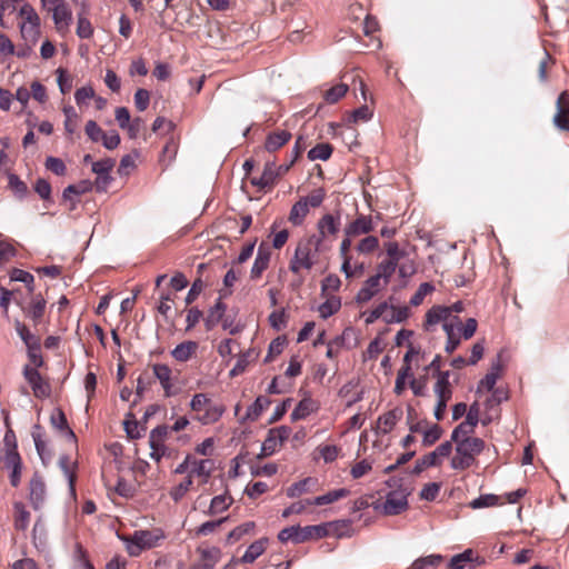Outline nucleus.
<instances>
[{
  "instance_id": "f257e3e1",
  "label": "nucleus",
  "mask_w": 569,
  "mask_h": 569,
  "mask_svg": "<svg viewBox=\"0 0 569 569\" xmlns=\"http://www.w3.org/2000/svg\"><path fill=\"white\" fill-rule=\"evenodd\" d=\"M438 323H442V329L448 335L449 328L455 336H460L468 340L473 337L477 331L478 322L475 318H469L465 323L461 322L457 315H451L450 310L443 309L442 306H433L426 313L423 328L430 331Z\"/></svg>"
},
{
  "instance_id": "f03ea898",
  "label": "nucleus",
  "mask_w": 569,
  "mask_h": 569,
  "mask_svg": "<svg viewBox=\"0 0 569 569\" xmlns=\"http://www.w3.org/2000/svg\"><path fill=\"white\" fill-rule=\"evenodd\" d=\"M455 455L450 460V467L453 470L462 471L477 463V456H479L486 443L482 439H462L455 442Z\"/></svg>"
},
{
  "instance_id": "7ed1b4c3",
  "label": "nucleus",
  "mask_w": 569,
  "mask_h": 569,
  "mask_svg": "<svg viewBox=\"0 0 569 569\" xmlns=\"http://www.w3.org/2000/svg\"><path fill=\"white\" fill-rule=\"evenodd\" d=\"M320 246L319 240L316 239V234L300 240L290 260V271L297 274L301 270H310L317 261Z\"/></svg>"
},
{
  "instance_id": "20e7f679",
  "label": "nucleus",
  "mask_w": 569,
  "mask_h": 569,
  "mask_svg": "<svg viewBox=\"0 0 569 569\" xmlns=\"http://www.w3.org/2000/svg\"><path fill=\"white\" fill-rule=\"evenodd\" d=\"M408 491L406 488L398 487L386 493L385 498L376 499L371 502L372 509L385 516H396L408 508Z\"/></svg>"
},
{
  "instance_id": "39448f33",
  "label": "nucleus",
  "mask_w": 569,
  "mask_h": 569,
  "mask_svg": "<svg viewBox=\"0 0 569 569\" xmlns=\"http://www.w3.org/2000/svg\"><path fill=\"white\" fill-rule=\"evenodd\" d=\"M328 535L327 527L325 525L306 526L301 527H287L282 529L278 539L281 542L292 541L295 543H301L311 539H320Z\"/></svg>"
},
{
  "instance_id": "423d86ee",
  "label": "nucleus",
  "mask_w": 569,
  "mask_h": 569,
  "mask_svg": "<svg viewBox=\"0 0 569 569\" xmlns=\"http://www.w3.org/2000/svg\"><path fill=\"white\" fill-rule=\"evenodd\" d=\"M20 32L27 43L36 44L40 37V18L32 6L26 3L19 10Z\"/></svg>"
},
{
  "instance_id": "0eeeda50",
  "label": "nucleus",
  "mask_w": 569,
  "mask_h": 569,
  "mask_svg": "<svg viewBox=\"0 0 569 569\" xmlns=\"http://www.w3.org/2000/svg\"><path fill=\"white\" fill-rule=\"evenodd\" d=\"M159 539L160 537L152 531H136L132 538L128 541L127 550L130 556L137 557L142 550L157 546Z\"/></svg>"
},
{
  "instance_id": "6e6552de",
  "label": "nucleus",
  "mask_w": 569,
  "mask_h": 569,
  "mask_svg": "<svg viewBox=\"0 0 569 569\" xmlns=\"http://www.w3.org/2000/svg\"><path fill=\"white\" fill-rule=\"evenodd\" d=\"M23 376L28 383L30 385L34 397L37 398H47L50 395V386L49 383L41 377L39 371L36 368L30 366H26L23 369Z\"/></svg>"
},
{
  "instance_id": "1a4fd4ad",
  "label": "nucleus",
  "mask_w": 569,
  "mask_h": 569,
  "mask_svg": "<svg viewBox=\"0 0 569 569\" xmlns=\"http://www.w3.org/2000/svg\"><path fill=\"white\" fill-rule=\"evenodd\" d=\"M152 371L159 380L166 397H172L178 393L172 378V370L167 365L156 363L152 366Z\"/></svg>"
},
{
  "instance_id": "9d476101",
  "label": "nucleus",
  "mask_w": 569,
  "mask_h": 569,
  "mask_svg": "<svg viewBox=\"0 0 569 569\" xmlns=\"http://www.w3.org/2000/svg\"><path fill=\"white\" fill-rule=\"evenodd\" d=\"M317 229L319 234L316 236V239L321 244L329 236H335L339 231L340 217H335L331 213L322 216L317 223Z\"/></svg>"
},
{
  "instance_id": "9b49d317",
  "label": "nucleus",
  "mask_w": 569,
  "mask_h": 569,
  "mask_svg": "<svg viewBox=\"0 0 569 569\" xmlns=\"http://www.w3.org/2000/svg\"><path fill=\"white\" fill-rule=\"evenodd\" d=\"M373 229L375 224L372 217L359 214L353 221L346 226L345 234L348 237H358L361 234H368Z\"/></svg>"
},
{
  "instance_id": "f8f14e48",
  "label": "nucleus",
  "mask_w": 569,
  "mask_h": 569,
  "mask_svg": "<svg viewBox=\"0 0 569 569\" xmlns=\"http://www.w3.org/2000/svg\"><path fill=\"white\" fill-rule=\"evenodd\" d=\"M402 409L401 408H393L389 410L388 412L381 415L377 420V433L387 435L389 433L396 425L401 420L402 418Z\"/></svg>"
},
{
  "instance_id": "ddd939ff",
  "label": "nucleus",
  "mask_w": 569,
  "mask_h": 569,
  "mask_svg": "<svg viewBox=\"0 0 569 569\" xmlns=\"http://www.w3.org/2000/svg\"><path fill=\"white\" fill-rule=\"evenodd\" d=\"M452 451L451 441H445L433 451L422 457V466L437 467L440 466L445 458H448Z\"/></svg>"
},
{
  "instance_id": "4468645a",
  "label": "nucleus",
  "mask_w": 569,
  "mask_h": 569,
  "mask_svg": "<svg viewBox=\"0 0 569 569\" xmlns=\"http://www.w3.org/2000/svg\"><path fill=\"white\" fill-rule=\"evenodd\" d=\"M281 170L282 167H278L274 162H267L261 176L252 179L251 183L261 189L271 187L276 182Z\"/></svg>"
},
{
  "instance_id": "2eb2a0df",
  "label": "nucleus",
  "mask_w": 569,
  "mask_h": 569,
  "mask_svg": "<svg viewBox=\"0 0 569 569\" xmlns=\"http://www.w3.org/2000/svg\"><path fill=\"white\" fill-rule=\"evenodd\" d=\"M383 287H386L379 277L371 276L368 278L363 287L358 291L356 300L358 303H366L370 301Z\"/></svg>"
},
{
  "instance_id": "dca6fc26",
  "label": "nucleus",
  "mask_w": 569,
  "mask_h": 569,
  "mask_svg": "<svg viewBox=\"0 0 569 569\" xmlns=\"http://www.w3.org/2000/svg\"><path fill=\"white\" fill-rule=\"evenodd\" d=\"M450 372H439L437 376V381L433 386V392L437 397L438 401L447 402L452 397V388L449 381Z\"/></svg>"
},
{
  "instance_id": "f3484780",
  "label": "nucleus",
  "mask_w": 569,
  "mask_h": 569,
  "mask_svg": "<svg viewBox=\"0 0 569 569\" xmlns=\"http://www.w3.org/2000/svg\"><path fill=\"white\" fill-rule=\"evenodd\" d=\"M52 19L58 31H66L69 29L72 21V12L69 6L63 1L56 8H51Z\"/></svg>"
},
{
  "instance_id": "a211bd4d",
  "label": "nucleus",
  "mask_w": 569,
  "mask_h": 569,
  "mask_svg": "<svg viewBox=\"0 0 569 569\" xmlns=\"http://www.w3.org/2000/svg\"><path fill=\"white\" fill-rule=\"evenodd\" d=\"M212 470H213L212 460H209V459L198 460V459L193 458L192 467H191L188 476H191V478L193 476H196L200 479V482L202 485H206L211 477Z\"/></svg>"
},
{
  "instance_id": "6ab92c4d",
  "label": "nucleus",
  "mask_w": 569,
  "mask_h": 569,
  "mask_svg": "<svg viewBox=\"0 0 569 569\" xmlns=\"http://www.w3.org/2000/svg\"><path fill=\"white\" fill-rule=\"evenodd\" d=\"M270 257V248L263 243L260 244L257 251V257L254 259L253 266L251 268V278L257 279L262 274V272L269 266Z\"/></svg>"
},
{
  "instance_id": "aec40b11",
  "label": "nucleus",
  "mask_w": 569,
  "mask_h": 569,
  "mask_svg": "<svg viewBox=\"0 0 569 569\" xmlns=\"http://www.w3.org/2000/svg\"><path fill=\"white\" fill-rule=\"evenodd\" d=\"M46 498V485L40 476L34 475L30 480V501L34 509H39Z\"/></svg>"
},
{
  "instance_id": "412c9836",
  "label": "nucleus",
  "mask_w": 569,
  "mask_h": 569,
  "mask_svg": "<svg viewBox=\"0 0 569 569\" xmlns=\"http://www.w3.org/2000/svg\"><path fill=\"white\" fill-rule=\"evenodd\" d=\"M318 409L319 405L317 401L312 400L311 398H303L293 409L290 418L292 421L302 420L311 413L316 412Z\"/></svg>"
},
{
  "instance_id": "4be33fe9",
  "label": "nucleus",
  "mask_w": 569,
  "mask_h": 569,
  "mask_svg": "<svg viewBox=\"0 0 569 569\" xmlns=\"http://www.w3.org/2000/svg\"><path fill=\"white\" fill-rule=\"evenodd\" d=\"M502 370V366L500 362V356H498L497 361L492 362L489 372L480 380L478 386V392L482 389L488 391L492 390L496 386V382L500 376Z\"/></svg>"
},
{
  "instance_id": "5701e85b",
  "label": "nucleus",
  "mask_w": 569,
  "mask_h": 569,
  "mask_svg": "<svg viewBox=\"0 0 569 569\" xmlns=\"http://www.w3.org/2000/svg\"><path fill=\"white\" fill-rule=\"evenodd\" d=\"M268 543L267 538H261L253 541L244 551L243 556L239 559L243 563L254 562L266 550Z\"/></svg>"
},
{
  "instance_id": "b1692460",
  "label": "nucleus",
  "mask_w": 569,
  "mask_h": 569,
  "mask_svg": "<svg viewBox=\"0 0 569 569\" xmlns=\"http://www.w3.org/2000/svg\"><path fill=\"white\" fill-rule=\"evenodd\" d=\"M62 112L64 114V122H63L64 130H66L67 134L70 138H72V136L78 132L80 117L77 113L76 109L70 104L64 106L62 108Z\"/></svg>"
},
{
  "instance_id": "393cba45",
  "label": "nucleus",
  "mask_w": 569,
  "mask_h": 569,
  "mask_svg": "<svg viewBox=\"0 0 569 569\" xmlns=\"http://www.w3.org/2000/svg\"><path fill=\"white\" fill-rule=\"evenodd\" d=\"M291 139V133L286 130H280L270 133L266 139V150L273 152L284 146Z\"/></svg>"
},
{
  "instance_id": "a878e982",
  "label": "nucleus",
  "mask_w": 569,
  "mask_h": 569,
  "mask_svg": "<svg viewBox=\"0 0 569 569\" xmlns=\"http://www.w3.org/2000/svg\"><path fill=\"white\" fill-rule=\"evenodd\" d=\"M349 495V490L345 488L336 489L332 491H329L325 495L318 496L312 500H307L308 505H316V506H323V505H330L332 502L338 501L339 499H342Z\"/></svg>"
},
{
  "instance_id": "bb28decb",
  "label": "nucleus",
  "mask_w": 569,
  "mask_h": 569,
  "mask_svg": "<svg viewBox=\"0 0 569 569\" xmlns=\"http://www.w3.org/2000/svg\"><path fill=\"white\" fill-rule=\"evenodd\" d=\"M198 348V343L194 341H184L176 346V348L171 351V356L180 362L188 361L192 355L196 352Z\"/></svg>"
},
{
  "instance_id": "cd10ccee",
  "label": "nucleus",
  "mask_w": 569,
  "mask_h": 569,
  "mask_svg": "<svg viewBox=\"0 0 569 569\" xmlns=\"http://www.w3.org/2000/svg\"><path fill=\"white\" fill-rule=\"evenodd\" d=\"M271 401L267 397L259 396L254 402L247 409L243 420L256 421L261 413L270 406Z\"/></svg>"
},
{
  "instance_id": "c85d7f7f",
  "label": "nucleus",
  "mask_w": 569,
  "mask_h": 569,
  "mask_svg": "<svg viewBox=\"0 0 569 569\" xmlns=\"http://www.w3.org/2000/svg\"><path fill=\"white\" fill-rule=\"evenodd\" d=\"M224 409L220 406L213 405L210 402V405L202 411V413L197 415V420H199L202 425H210L218 421Z\"/></svg>"
},
{
  "instance_id": "c756f323",
  "label": "nucleus",
  "mask_w": 569,
  "mask_h": 569,
  "mask_svg": "<svg viewBox=\"0 0 569 569\" xmlns=\"http://www.w3.org/2000/svg\"><path fill=\"white\" fill-rule=\"evenodd\" d=\"M443 559V556L436 553L420 557L411 563L410 569H437Z\"/></svg>"
},
{
  "instance_id": "7c9ffc66",
  "label": "nucleus",
  "mask_w": 569,
  "mask_h": 569,
  "mask_svg": "<svg viewBox=\"0 0 569 569\" xmlns=\"http://www.w3.org/2000/svg\"><path fill=\"white\" fill-rule=\"evenodd\" d=\"M226 311V305L218 299L216 305L210 308L206 318V327L208 330L214 328L221 320Z\"/></svg>"
},
{
  "instance_id": "2f4dec72",
  "label": "nucleus",
  "mask_w": 569,
  "mask_h": 569,
  "mask_svg": "<svg viewBox=\"0 0 569 569\" xmlns=\"http://www.w3.org/2000/svg\"><path fill=\"white\" fill-rule=\"evenodd\" d=\"M308 213H309V209L306 206V201L300 199L292 206L289 217H288V220L293 226H301Z\"/></svg>"
},
{
  "instance_id": "473e14b6",
  "label": "nucleus",
  "mask_w": 569,
  "mask_h": 569,
  "mask_svg": "<svg viewBox=\"0 0 569 569\" xmlns=\"http://www.w3.org/2000/svg\"><path fill=\"white\" fill-rule=\"evenodd\" d=\"M14 527L17 530L24 531L29 527L30 512L22 502L14 503Z\"/></svg>"
},
{
  "instance_id": "72a5a7b5",
  "label": "nucleus",
  "mask_w": 569,
  "mask_h": 569,
  "mask_svg": "<svg viewBox=\"0 0 569 569\" xmlns=\"http://www.w3.org/2000/svg\"><path fill=\"white\" fill-rule=\"evenodd\" d=\"M6 443L8 446L6 456H4V463L8 468H21V458L17 451V446L13 442L12 446H10V435L7 433L4 437Z\"/></svg>"
},
{
  "instance_id": "f704fd0d",
  "label": "nucleus",
  "mask_w": 569,
  "mask_h": 569,
  "mask_svg": "<svg viewBox=\"0 0 569 569\" xmlns=\"http://www.w3.org/2000/svg\"><path fill=\"white\" fill-rule=\"evenodd\" d=\"M232 503V498L226 495H219L211 499L208 515L214 516L226 511Z\"/></svg>"
},
{
  "instance_id": "c9c22d12",
  "label": "nucleus",
  "mask_w": 569,
  "mask_h": 569,
  "mask_svg": "<svg viewBox=\"0 0 569 569\" xmlns=\"http://www.w3.org/2000/svg\"><path fill=\"white\" fill-rule=\"evenodd\" d=\"M409 316L408 307H393L388 305V311L385 316L386 323H400Z\"/></svg>"
},
{
  "instance_id": "e433bc0d",
  "label": "nucleus",
  "mask_w": 569,
  "mask_h": 569,
  "mask_svg": "<svg viewBox=\"0 0 569 569\" xmlns=\"http://www.w3.org/2000/svg\"><path fill=\"white\" fill-rule=\"evenodd\" d=\"M51 423L52 426L64 432L66 436H68L71 440H74L76 439V435L74 432L69 428L68 426V422H67V418L64 416V413L61 411V410H56L52 416H51Z\"/></svg>"
},
{
  "instance_id": "4c0bfd02",
  "label": "nucleus",
  "mask_w": 569,
  "mask_h": 569,
  "mask_svg": "<svg viewBox=\"0 0 569 569\" xmlns=\"http://www.w3.org/2000/svg\"><path fill=\"white\" fill-rule=\"evenodd\" d=\"M397 263L395 261H382L377 269V273L373 277H379V281H381L385 286H387L390 281V278L395 273L397 269Z\"/></svg>"
},
{
  "instance_id": "58836bf2",
  "label": "nucleus",
  "mask_w": 569,
  "mask_h": 569,
  "mask_svg": "<svg viewBox=\"0 0 569 569\" xmlns=\"http://www.w3.org/2000/svg\"><path fill=\"white\" fill-rule=\"evenodd\" d=\"M475 432V428L470 426V423H466L462 421L459 423L451 433V443L459 442L462 439H479L478 437H472Z\"/></svg>"
},
{
  "instance_id": "ea45409f",
  "label": "nucleus",
  "mask_w": 569,
  "mask_h": 569,
  "mask_svg": "<svg viewBox=\"0 0 569 569\" xmlns=\"http://www.w3.org/2000/svg\"><path fill=\"white\" fill-rule=\"evenodd\" d=\"M200 553L203 561V569H212L221 557V551L217 547L202 549Z\"/></svg>"
},
{
  "instance_id": "a19ab883",
  "label": "nucleus",
  "mask_w": 569,
  "mask_h": 569,
  "mask_svg": "<svg viewBox=\"0 0 569 569\" xmlns=\"http://www.w3.org/2000/svg\"><path fill=\"white\" fill-rule=\"evenodd\" d=\"M315 482L316 480L313 478H306L295 482L287 489V496L289 498H298L301 495L308 492L310 485H313Z\"/></svg>"
},
{
  "instance_id": "79ce46f5",
  "label": "nucleus",
  "mask_w": 569,
  "mask_h": 569,
  "mask_svg": "<svg viewBox=\"0 0 569 569\" xmlns=\"http://www.w3.org/2000/svg\"><path fill=\"white\" fill-rule=\"evenodd\" d=\"M348 89L346 83H338L325 91L323 99L327 103H336L348 92Z\"/></svg>"
},
{
  "instance_id": "37998d69",
  "label": "nucleus",
  "mask_w": 569,
  "mask_h": 569,
  "mask_svg": "<svg viewBox=\"0 0 569 569\" xmlns=\"http://www.w3.org/2000/svg\"><path fill=\"white\" fill-rule=\"evenodd\" d=\"M16 330L24 342L27 349L40 345V339L32 335L30 330L20 321H16Z\"/></svg>"
},
{
  "instance_id": "c03bdc74",
  "label": "nucleus",
  "mask_w": 569,
  "mask_h": 569,
  "mask_svg": "<svg viewBox=\"0 0 569 569\" xmlns=\"http://www.w3.org/2000/svg\"><path fill=\"white\" fill-rule=\"evenodd\" d=\"M341 307L340 299L338 298H329L323 303H321L318 308L319 315L322 319H327L338 312Z\"/></svg>"
},
{
  "instance_id": "a18cd8bd",
  "label": "nucleus",
  "mask_w": 569,
  "mask_h": 569,
  "mask_svg": "<svg viewBox=\"0 0 569 569\" xmlns=\"http://www.w3.org/2000/svg\"><path fill=\"white\" fill-rule=\"evenodd\" d=\"M332 153V147L329 143H319L315 146L308 152V158L310 160H322L326 161L330 158Z\"/></svg>"
},
{
  "instance_id": "49530a36",
  "label": "nucleus",
  "mask_w": 569,
  "mask_h": 569,
  "mask_svg": "<svg viewBox=\"0 0 569 569\" xmlns=\"http://www.w3.org/2000/svg\"><path fill=\"white\" fill-rule=\"evenodd\" d=\"M10 279L12 281H19V282H22L27 286L29 292H33L34 290V287H33V282H34V278L33 276L30 273V272H27L22 269H12L11 272H10Z\"/></svg>"
},
{
  "instance_id": "de8ad7c7",
  "label": "nucleus",
  "mask_w": 569,
  "mask_h": 569,
  "mask_svg": "<svg viewBox=\"0 0 569 569\" xmlns=\"http://www.w3.org/2000/svg\"><path fill=\"white\" fill-rule=\"evenodd\" d=\"M256 525L252 521L244 522L233 530H231L227 537L229 543H233L240 540L244 535L250 533L254 529Z\"/></svg>"
},
{
  "instance_id": "09e8293b",
  "label": "nucleus",
  "mask_w": 569,
  "mask_h": 569,
  "mask_svg": "<svg viewBox=\"0 0 569 569\" xmlns=\"http://www.w3.org/2000/svg\"><path fill=\"white\" fill-rule=\"evenodd\" d=\"M379 247V240L375 236H367L360 240L357 244L356 250L361 254H369L377 250Z\"/></svg>"
},
{
  "instance_id": "8fccbe9b",
  "label": "nucleus",
  "mask_w": 569,
  "mask_h": 569,
  "mask_svg": "<svg viewBox=\"0 0 569 569\" xmlns=\"http://www.w3.org/2000/svg\"><path fill=\"white\" fill-rule=\"evenodd\" d=\"M93 34L91 22L82 14H78L77 36L81 39H89Z\"/></svg>"
},
{
  "instance_id": "3c124183",
  "label": "nucleus",
  "mask_w": 569,
  "mask_h": 569,
  "mask_svg": "<svg viewBox=\"0 0 569 569\" xmlns=\"http://www.w3.org/2000/svg\"><path fill=\"white\" fill-rule=\"evenodd\" d=\"M191 476H188L183 481H181L178 486L173 487L170 490V497L176 501H180L184 495L190 490L192 486Z\"/></svg>"
},
{
  "instance_id": "603ef678",
  "label": "nucleus",
  "mask_w": 569,
  "mask_h": 569,
  "mask_svg": "<svg viewBox=\"0 0 569 569\" xmlns=\"http://www.w3.org/2000/svg\"><path fill=\"white\" fill-rule=\"evenodd\" d=\"M435 290V287L429 282H423L419 286L415 295L410 299L411 306H419L422 303L423 299L427 295L431 293Z\"/></svg>"
},
{
  "instance_id": "864d4df0",
  "label": "nucleus",
  "mask_w": 569,
  "mask_h": 569,
  "mask_svg": "<svg viewBox=\"0 0 569 569\" xmlns=\"http://www.w3.org/2000/svg\"><path fill=\"white\" fill-rule=\"evenodd\" d=\"M499 502V497L495 495H482L470 502L472 509H480L486 507L496 506Z\"/></svg>"
},
{
  "instance_id": "5fc2aeb1",
  "label": "nucleus",
  "mask_w": 569,
  "mask_h": 569,
  "mask_svg": "<svg viewBox=\"0 0 569 569\" xmlns=\"http://www.w3.org/2000/svg\"><path fill=\"white\" fill-rule=\"evenodd\" d=\"M282 443L278 441L274 437L270 436L268 431V436L262 442L261 452L259 457H268L271 456Z\"/></svg>"
},
{
  "instance_id": "6e6d98bb",
  "label": "nucleus",
  "mask_w": 569,
  "mask_h": 569,
  "mask_svg": "<svg viewBox=\"0 0 569 569\" xmlns=\"http://www.w3.org/2000/svg\"><path fill=\"white\" fill-rule=\"evenodd\" d=\"M441 435H442L441 427H439L438 425L431 426L430 428H428L427 430L423 431V438H422L423 446L429 447V446L433 445L437 440L440 439Z\"/></svg>"
},
{
  "instance_id": "4d7b16f0",
  "label": "nucleus",
  "mask_w": 569,
  "mask_h": 569,
  "mask_svg": "<svg viewBox=\"0 0 569 569\" xmlns=\"http://www.w3.org/2000/svg\"><path fill=\"white\" fill-rule=\"evenodd\" d=\"M210 402L211 400L204 393H196L190 401V408L192 411L200 415Z\"/></svg>"
},
{
  "instance_id": "13d9d810",
  "label": "nucleus",
  "mask_w": 569,
  "mask_h": 569,
  "mask_svg": "<svg viewBox=\"0 0 569 569\" xmlns=\"http://www.w3.org/2000/svg\"><path fill=\"white\" fill-rule=\"evenodd\" d=\"M116 161L111 158H106L92 163V171L96 174H109L114 167Z\"/></svg>"
},
{
  "instance_id": "bf43d9fd",
  "label": "nucleus",
  "mask_w": 569,
  "mask_h": 569,
  "mask_svg": "<svg viewBox=\"0 0 569 569\" xmlns=\"http://www.w3.org/2000/svg\"><path fill=\"white\" fill-rule=\"evenodd\" d=\"M84 130L89 139L93 142H99L104 133L94 120H89L86 123Z\"/></svg>"
},
{
  "instance_id": "052dcab7",
  "label": "nucleus",
  "mask_w": 569,
  "mask_h": 569,
  "mask_svg": "<svg viewBox=\"0 0 569 569\" xmlns=\"http://www.w3.org/2000/svg\"><path fill=\"white\" fill-rule=\"evenodd\" d=\"M46 168L57 176H63L66 173V164L60 158L48 157L46 160Z\"/></svg>"
},
{
  "instance_id": "680f3d73",
  "label": "nucleus",
  "mask_w": 569,
  "mask_h": 569,
  "mask_svg": "<svg viewBox=\"0 0 569 569\" xmlns=\"http://www.w3.org/2000/svg\"><path fill=\"white\" fill-rule=\"evenodd\" d=\"M57 82H58V86H59V89L61 91V93H67L71 90L72 88V79L71 77L67 73L66 70L59 68L57 70Z\"/></svg>"
},
{
  "instance_id": "e2e57ef3",
  "label": "nucleus",
  "mask_w": 569,
  "mask_h": 569,
  "mask_svg": "<svg viewBox=\"0 0 569 569\" xmlns=\"http://www.w3.org/2000/svg\"><path fill=\"white\" fill-rule=\"evenodd\" d=\"M17 253L16 248L8 241H0V266L6 264Z\"/></svg>"
},
{
  "instance_id": "0e129e2a",
  "label": "nucleus",
  "mask_w": 569,
  "mask_h": 569,
  "mask_svg": "<svg viewBox=\"0 0 569 569\" xmlns=\"http://www.w3.org/2000/svg\"><path fill=\"white\" fill-rule=\"evenodd\" d=\"M387 311H388V303L381 302L372 311H370L369 313H366L365 322L367 325H371L379 318H382L385 320V316H386Z\"/></svg>"
},
{
  "instance_id": "69168bd1",
  "label": "nucleus",
  "mask_w": 569,
  "mask_h": 569,
  "mask_svg": "<svg viewBox=\"0 0 569 569\" xmlns=\"http://www.w3.org/2000/svg\"><path fill=\"white\" fill-rule=\"evenodd\" d=\"M150 102V93L146 89H138L134 93V104L139 111H144Z\"/></svg>"
},
{
  "instance_id": "338daca9",
  "label": "nucleus",
  "mask_w": 569,
  "mask_h": 569,
  "mask_svg": "<svg viewBox=\"0 0 569 569\" xmlns=\"http://www.w3.org/2000/svg\"><path fill=\"white\" fill-rule=\"evenodd\" d=\"M30 94L34 100L40 103H43L48 99L47 90L42 83L39 81H33L30 87Z\"/></svg>"
},
{
  "instance_id": "774afa93",
  "label": "nucleus",
  "mask_w": 569,
  "mask_h": 569,
  "mask_svg": "<svg viewBox=\"0 0 569 569\" xmlns=\"http://www.w3.org/2000/svg\"><path fill=\"white\" fill-rule=\"evenodd\" d=\"M319 452L325 462H332L338 458L339 448L335 445H326L319 448Z\"/></svg>"
}]
</instances>
